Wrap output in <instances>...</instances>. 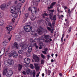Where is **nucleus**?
<instances>
[{
  "label": "nucleus",
  "mask_w": 77,
  "mask_h": 77,
  "mask_svg": "<svg viewBox=\"0 0 77 77\" xmlns=\"http://www.w3.org/2000/svg\"><path fill=\"white\" fill-rule=\"evenodd\" d=\"M5 66L4 67V71H3V75H6V76L8 77H11L13 74L12 71L10 70L8 71L7 69V66Z\"/></svg>",
  "instance_id": "obj_1"
},
{
  "label": "nucleus",
  "mask_w": 77,
  "mask_h": 77,
  "mask_svg": "<svg viewBox=\"0 0 77 77\" xmlns=\"http://www.w3.org/2000/svg\"><path fill=\"white\" fill-rule=\"evenodd\" d=\"M28 10L30 11L31 12L32 14H37V12H38L37 8L36 7H29Z\"/></svg>",
  "instance_id": "obj_2"
},
{
  "label": "nucleus",
  "mask_w": 77,
  "mask_h": 77,
  "mask_svg": "<svg viewBox=\"0 0 77 77\" xmlns=\"http://www.w3.org/2000/svg\"><path fill=\"white\" fill-rule=\"evenodd\" d=\"M24 29L25 32H29L32 31V27L30 25H26L24 26Z\"/></svg>",
  "instance_id": "obj_3"
},
{
  "label": "nucleus",
  "mask_w": 77,
  "mask_h": 77,
  "mask_svg": "<svg viewBox=\"0 0 77 77\" xmlns=\"http://www.w3.org/2000/svg\"><path fill=\"white\" fill-rule=\"evenodd\" d=\"M37 32L38 33V34L40 35L42 33H45V32H47V30L44 29L42 27L40 26L38 29H37Z\"/></svg>",
  "instance_id": "obj_4"
},
{
  "label": "nucleus",
  "mask_w": 77,
  "mask_h": 77,
  "mask_svg": "<svg viewBox=\"0 0 77 77\" xmlns=\"http://www.w3.org/2000/svg\"><path fill=\"white\" fill-rule=\"evenodd\" d=\"M4 64L6 66H9V65H12L14 64V61L12 60L9 59L8 61H5L4 62Z\"/></svg>",
  "instance_id": "obj_5"
},
{
  "label": "nucleus",
  "mask_w": 77,
  "mask_h": 77,
  "mask_svg": "<svg viewBox=\"0 0 77 77\" xmlns=\"http://www.w3.org/2000/svg\"><path fill=\"white\" fill-rule=\"evenodd\" d=\"M16 10H17V9L15 8V6H14L11 8L10 11L11 13H13L16 12Z\"/></svg>",
  "instance_id": "obj_6"
},
{
  "label": "nucleus",
  "mask_w": 77,
  "mask_h": 77,
  "mask_svg": "<svg viewBox=\"0 0 77 77\" xmlns=\"http://www.w3.org/2000/svg\"><path fill=\"white\" fill-rule=\"evenodd\" d=\"M20 45L22 49H23V50H26V48H27V47H28V46H29V45L27 44H20Z\"/></svg>",
  "instance_id": "obj_7"
},
{
  "label": "nucleus",
  "mask_w": 77,
  "mask_h": 77,
  "mask_svg": "<svg viewBox=\"0 0 77 77\" xmlns=\"http://www.w3.org/2000/svg\"><path fill=\"white\" fill-rule=\"evenodd\" d=\"M15 37L16 39L17 40V41H20L21 39V35L19 34L16 35Z\"/></svg>",
  "instance_id": "obj_8"
},
{
  "label": "nucleus",
  "mask_w": 77,
  "mask_h": 77,
  "mask_svg": "<svg viewBox=\"0 0 77 77\" xmlns=\"http://www.w3.org/2000/svg\"><path fill=\"white\" fill-rule=\"evenodd\" d=\"M30 59L29 58H26L24 60L23 62L25 63L28 64L30 63Z\"/></svg>",
  "instance_id": "obj_9"
},
{
  "label": "nucleus",
  "mask_w": 77,
  "mask_h": 77,
  "mask_svg": "<svg viewBox=\"0 0 77 77\" xmlns=\"http://www.w3.org/2000/svg\"><path fill=\"white\" fill-rule=\"evenodd\" d=\"M13 29V28H12V27L11 26H9L8 27H7L6 28L7 31L8 33H10V32H11Z\"/></svg>",
  "instance_id": "obj_10"
},
{
  "label": "nucleus",
  "mask_w": 77,
  "mask_h": 77,
  "mask_svg": "<svg viewBox=\"0 0 77 77\" xmlns=\"http://www.w3.org/2000/svg\"><path fill=\"white\" fill-rule=\"evenodd\" d=\"M18 11H17V10H16V12L14 13H13L12 14V17H13L14 18H17L18 17V15H17V14H18Z\"/></svg>",
  "instance_id": "obj_11"
},
{
  "label": "nucleus",
  "mask_w": 77,
  "mask_h": 77,
  "mask_svg": "<svg viewBox=\"0 0 77 77\" xmlns=\"http://www.w3.org/2000/svg\"><path fill=\"white\" fill-rule=\"evenodd\" d=\"M33 57L35 62H38L39 61V58L37 55H34L33 56Z\"/></svg>",
  "instance_id": "obj_12"
},
{
  "label": "nucleus",
  "mask_w": 77,
  "mask_h": 77,
  "mask_svg": "<svg viewBox=\"0 0 77 77\" xmlns=\"http://www.w3.org/2000/svg\"><path fill=\"white\" fill-rule=\"evenodd\" d=\"M13 56L14 58H17L18 56V54L14 51H13Z\"/></svg>",
  "instance_id": "obj_13"
},
{
  "label": "nucleus",
  "mask_w": 77,
  "mask_h": 77,
  "mask_svg": "<svg viewBox=\"0 0 77 77\" xmlns=\"http://www.w3.org/2000/svg\"><path fill=\"white\" fill-rule=\"evenodd\" d=\"M5 48L3 47L1 50V52H0V56H2L3 54L5 53Z\"/></svg>",
  "instance_id": "obj_14"
},
{
  "label": "nucleus",
  "mask_w": 77,
  "mask_h": 77,
  "mask_svg": "<svg viewBox=\"0 0 77 77\" xmlns=\"http://www.w3.org/2000/svg\"><path fill=\"white\" fill-rule=\"evenodd\" d=\"M6 8V4H2L0 6V8L2 10H4Z\"/></svg>",
  "instance_id": "obj_15"
},
{
  "label": "nucleus",
  "mask_w": 77,
  "mask_h": 77,
  "mask_svg": "<svg viewBox=\"0 0 77 77\" xmlns=\"http://www.w3.org/2000/svg\"><path fill=\"white\" fill-rule=\"evenodd\" d=\"M21 5V3H18L17 4L16 9H17V10H20V8H21V5Z\"/></svg>",
  "instance_id": "obj_16"
},
{
  "label": "nucleus",
  "mask_w": 77,
  "mask_h": 77,
  "mask_svg": "<svg viewBox=\"0 0 77 77\" xmlns=\"http://www.w3.org/2000/svg\"><path fill=\"white\" fill-rule=\"evenodd\" d=\"M35 69H36V71H37L39 70V67L38 66V64L35 63L34 64Z\"/></svg>",
  "instance_id": "obj_17"
},
{
  "label": "nucleus",
  "mask_w": 77,
  "mask_h": 77,
  "mask_svg": "<svg viewBox=\"0 0 77 77\" xmlns=\"http://www.w3.org/2000/svg\"><path fill=\"white\" fill-rule=\"evenodd\" d=\"M5 55H8L9 57H11V56H13V51H12L11 53L9 54H8V52L7 51Z\"/></svg>",
  "instance_id": "obj_18"
},
{
  "label": "nucleus",
  "mask_w": 77,
  "mask_h": 77,
  "mask_svg": "<svg viewBox=\"0 0 77 77\" xmlns=\"http://www.w3.org/2000/svg\"><path fill=\"white\" fill-rule=\"evenodd\" d=\"M8 42V41H4L2 43V45H3V46H6L7 45Z\"/></svg>",
  "instance_id": "obj_19"
},
{
  "label": "nucleus",
  "mask_w": 77,
  "mask_h": 77,
  "mask_svg": "<svg viewBox=\"0 0 77 77\" xmlns=\"http://www.w3.org/2000/svg\"><path fill=\"white\" fill-rule=\"evenodd\" d=\"M32 4L34 6H37L38 5V4L35 1H33L32 2Z\"/></svg>",
  "instance_id": "obj_20"
},
{
  "label": "nucleus",
  "mask_w": 77,
  "mask_h": 77,
  "mask_svg": "<svg viewBox=\"0 0 77 77\" xmlns=\"http://www.w3.org/2000/svg\"><path fill=\"white\" fill-rule=\"evenodd\" d=\"M4 23L5 22L2 19H0V26H3Z\"/></svg>",
  "instance_id": "obj_21"
},
{
  "label": "nucleus",
  "mask_w": 77,
  "mask_h": 77,
  "mask_svg": "<svg viewBox=\"0 0 77 77\" xmlns=\"http://www.w3.org/2000/svg\"><path fill=\"white\" fill-rule=\"evenodd\" d=\"M14 47L16 48L17 49H18L19 48V46L18 44L17 43V42H15L14 43Z\"/></svg>",
  "instance_id": "obj_22"
},
{
  "label": "nucleus",
  "mask_w": 77,
  "mask_h": 77,
  "mask_svg": "<svg viewBox=\"0 0 77 77\" xmlns=\"http://www.w3.org/2000/svg\"><path fill=\"white\" fill-rule=\"evenodd\" d=\"M32 50V46H29L28 49V53H30Z\"/></svg>",
  "instance_id": "obj_23"
},
{
  "label": "nucleus",
  "mask_w": 77,
  "mask_h": 77,
  "mask_svg": "<svg viewBox=\"0 0 77 77\" xmlns=\"http://www.w3.org/2000/svg\"><path fill=\"white\" fill-rule=\"evenodd\" d=\"M48 30H49V31H51V33H53V30H54V29L53 28H52L51 29V28H50V27H48L47 28Z\"/></svg>",
  "instance_id": "obj_24"
},
{
  "label": "nucleus",
  "mask_w": 77,
  "mask_h": 77,
  "mask_svg": "<svg viewBox=\"0 0 77 77\" xmlns=\"http://www.w3.org/2000/svg\"><path fill=\"white\" fill-rule=\"evenodd\" d=\"M39 45L40 46L39 47V49H41L42 48V47L41 46H42L43 47H44V45H43V43L42 42H39Z\"/></svg>",
  "instance_id": "obj_25"
},
{
  "label": "nucleus",
  "mask_w": 77,
  "mask_h": 77,
  "mask_svg": "<svg viewBox=\"0 0 77 77\" xmlns=\"http://www.w3.org/2000/svg\"><path fill=\"white\" fill-rule=\"evenodd\" d=\"M31 74H33V76L34 77H35V73H36V72H35V71H31L30 72Z\"/></svg>",
  "instance_id": "obj_26"
},
{
  "label": "nucleus",
  "mask_w": 77,
  "mask_h": 77,
  "mask_svg": "<svg viewBox=\"0 0 77 77\" xmlns=\"http://www.w3.org/2000/svg\"><path fill=\"white\" fill-rule=\"evenodd\" d=\"M43 37L44 38L46 39H49L50 38V36L46 35H44Z\"/></svg>",
  "instance_id": "obj_27"
},
{
  "label": "nucleus",
  "mask_w": 77,
  "mask_h": 77,
  "mask_svg": "<svg viewBox=\"0 0 77 77\" xmlns=\"http://www.w3.org/2000/svg\"><path fill=\"white\" fill-rule=\"evenodd\" d=\"M37 23L38 24H42L44 23V21L42 20H38L37 21Z\"/></svg>",
  "instance_id": "obj_28"
},
{
  "label": "nucleus",
  "mask_w": 77,
  "mask_h": 77,
  "mask_svg": "<svg viewBox=\"0 0 77 77\" xmlns=\"http://www.w3.org/2000/svg\"><path fill=\"white\" fill-rule=\"evenodd\" d=\"M36 18V17L32 16L31 17V20L32 21H34V20H35Z\"/></svg>",
  "instance_id": "obj_29"
},
{
  "label": "nucleus",
  "mask_w": 77,
  "mask_h": 77,
  "mask_svg": "<svg viewBox=\"0 0 77 77\" xmlns=\"http://www.w3.org/2000/svg\"><path fill=\"white\" fill-rule=\"evenodd\" d=\"M23 66L21 64H19L18 65V69L19 71H20L21 69H22V68Z\"/></svg>",
  "instance_id": "obj_30"
},
{
  "label": "nucleus",
  "mask_w": 77,
  "mask_h": 77,
  "mask_svg": "<svg viewBox=\"0 0 77 77\" xmlns=\"http://www.w3.org/2000/svg\"><path fill=\"white\" fill-rule=\"evenodd\" d=\"M4 17V13L2 12H1L0 13V18H2Z\"/></svg>",
  "instance_id": "obj_31"
},
{
  "label": "nucleus",
  "mask_w": 77,
  "mask_h": 77,
  "mask_svg": "<svg viewBox=\"0 0 77 77\" xmlns=\"http://www.w3.org/2000/svg\"><path fill=\"white\" fill-rule=\"evenodd\" d=\"M26 72L27 74H30V69L27 68L26 69Z\"/></svg>",
  "instance_id": "obj_32"
},
{
  "label": "nucleus",
  "mask_w": 77,
  "mask_h": 77,
  "mask_svg": "<svg viewBox=\"0 0 77 77\" xmlns=\"http://www.w3.org/2000/svg\"><path fill=\"white\" fill-rule=\"evenodd\" d=\"M18 53L19 54H23L24 53V51L22 50H20L18 51Z\"/></svg>",
  "instance_id": "obj_33"
},
{
  "label": "nucleus",
  "mask_w": 77,
  "mask_h": 77,
  "mask_svg": "<svg viewBox=\"0 0 77 77\" xmlns=\"http://www.w3.org/2000/svg\"><path fill=\"white\" fill-rule=\"evenodd\" d=\"M46 3L48 5H50L51 3V1L50 0H48L46 2Z\"/></svg>",
  "instance_id": "obj_34"
},
{
  "label": "nucleus",
  "mask_w": 77,
  "mask_h": 77,
  "mask_svg": "<svg viewBox=\"0 0 77 77\" xmlns=\"http://www.w3.org/2000/svg\"><path fill=\"white\" fill-rule=\"evenodd\" d=\"M56 20V15H54L53 16V18H52V20L53 21H55Z\"/></svg>",
  "instance_id": "obj_35"
},
{
  "label": "nucleus",
  "mask_w": 77,
  "mask_h": 77,
  "mask_svg": "<svg viewBox=\"0 0 77 77\" xmlns=\"http://www.w3.org/2000/svg\"><path fill=\"white\" fill-rule=\"evenodd\" d=\"M48 15V14L47 13H44L42 14V17H43V18H45V16H47Z\"/></svg>",
  "instance_id": "obj_36"
},
{
  "label": "nucleus",
  "mask_w": 77,
  "mask_h": 77,
  "mask_svg": "<svg viewBox=\"0 0 77 77\" xmlns=\"http://www.w3.org/2000/svg\"><path fill=\"white\" fill-rule=\"evenodd\" d=\"M41 57H42V59H45V56H44L43 54H42L41 55Z\"/></svg>",
  "instance_id": "obj_37"
},
{
  "label": "nucleus",
  "mask_w": 77,
  "mask_h": 77,
  "mask_svg": "<svg viewBox=\"0 0 77 77\" xmlns=\"http://www.w3.org/2000/svg\"><path fill=\"white\" fill-rule=\"evenodd\" d=\"M29 41L30 42H35V41L33 40V38H30Z\"/></svg>",
  "instance_id": "obj_38"
},
{
  "label": "nucleus",
  "mask_w": 77,
  "mask_h": 77,
  "mask_svg": "<svg viewBox=\"0 0 77 77\" xmlns=\"http://www.w3.org/2000/svg\"><path fill=\"white\" fill-rule=\"evenodd\" d=\"M16 11H18V13H19V15H21V11H20V10H16Z\"/></svg>",
  "instance_id": "obj_39"
},
{
  "label": "nucleus",
  "mask_w": 77,
  "mask_h": 77,
  "mask_svg": "<svg viewBox=\"0 0 77 77\" xmlns=\"http://www.w3.org/2000/svg\"><path fill=\"white\" fill-rule=\"evenodd\" d=\"M43 38V36L41 37L40 38H38V41H40L41 40H43V41H44V38Z\"/></svg>",
  "instance_id": "obj_40"
},
{
  "label": "nucleus",
  "mask_w": 77,
  "mask_h": 77,
  "mask_svg": "<svg viewBox=\"0 0 77 77\" xmlns=\"http://www.w3.org/2000/svg\"><path fill=\"white\" fill-rule=\"evenodd\" d=\"M53 6L51 4L50 7H48V9H52Z\"/></svg>",
  "instance_id": "obj_41"
},
{
  "label": "nucleus",
  "mask_w": 77,
  "mask_h": 77,
  "mask_svg": "<svg viewBox=\"0 0 77 77\" xmlns=\"http://www.w3.org/2000/svg\"><path fill=\"white\" fill-rule=\"evenodd\" d=\"M30 68H31V69H33V64H31L30 65Z\"/></svg>",
  "instance_id": "obj_42"
},
{
  "label": "nucleus",
  "mask_w": 77,
  "mask_h": 77,
  "mask_svg": "<svg viewBox=\"0 0 77 77\" xmlns=\"http://www.w3.org/2000/svg\"><path fill=\"white\" fill-rule=\"evenodd\" d=\"M64 17V16L63 15H61L60 16L59 18H60L61 19H62Z\"/></svg>",
  "instance_id": "obj_43"
},
{
  "label": "nucleus",
  "mask_w": 77,
  "mask_h": 77,
  "mask_svg": "<svg viewBox=\"0 0 77 77\" xmlns=\"http://www.w3.org/2000/svg\"><path fill=\"white\" fill-rule=\"evenodd\" d=\"M46 21L47 22H49V18H48V17L46 18L45 22H46Z\"/></svg>",
  "instance_id": "obj_44"
},
{
  "label": "nucleus",
  "mask_w": 77,
  "mask_h": 77,
  "mask_svg": "<svg viewBox=\"0 0 77 77\" xmlns=\"http://www.w3.org/2000/svg\"><path fill=\"white\" fill-rule=\"evenodd\" d=\"M51 73V71L49 70H48V75H50V73Z\"/></svg>",
  "instance_id": "obj_45"
},
{
  "label": "nucleus",
  "mask_w": 77,
  "mask_h": 77,
  "mask_svg": "<svg viewBox=\"0 0 77 77\" xmlns=\"http://www.w3.org/2000/svg\"><path fill=\"white\" fill-rule=\"evenodd\" d=\"M49 16L50 18H51L53 17V13H51L49 15Z\"/></svg>",
  "instance_id": "obj_46"
},
{
  "label": "nucleus",
  "mask_w": 77,
  "mask_h": 77,
  "mask_svg": "<svg viewBox=\"0 0 77 77\" xmlns=\"http://www.w3.org/2000/svg\"><path fill=\"white\" fill-rule=\"evenodd\" d=\"M44 60H41V65H42V64H44Z\"/></svg>",
  "instance_id": "obj_47"
},
{
  "label": "nucleus",
  "mask_w": 77,
  "mask_h": 77,
  "mask_svg": "<svg viewBox=\"0 0 77 77\" xmlns=\"http://www.w3.org/2000/svg\"><path fill=\"white\" fill-rule=\"evenodd\" d=\"M29 16V14L28 13H26L25 14V18H27Z\"/></svg>",
  "instance_id": "obj_48"
},
{
  "label": "nucleus",
  "mask_w": 77,
  "mask_h": 77,
  "mask_svg": "<svg viewBox=\"0 0 77 77\" xmlns=\"http://www.w3.org/2000/svg\"><path fill=\"white\" fill-rule=\"evenodd\" d=\"M48 25L49 26L51 27V28H52V27L51 26V23L50 22L48 23Z\"/></svg>",
  "instance_id": "obj_49"
},
{
  "label": "nucleus",
  "mask_w": 77,
  "mask_h": 77,
  "mask_svg": "<svg viewBox=\"0 0 77 77\" xmlns=\"http://www.w3.org/2000/svg\"><path fill=\"white\" fill-rule=\"evenodd\" d=\"M19 1H20L21 3H24L25 0H18Z\"/></svg>",
  "instance_id": "obj_50"
},
{
  "label": "nucleus",
  "mask_w": 77,
  "mask_h": 77,
  "mask_svg": "<svg viewBox=\"0 0 77 77\" xmlns=\"http://www.w3.org/2000/svg\"><path fill=\"white\" fill-rule=\"evenodd\" d=\"M42 52L44 54H47V52H46V51H42Z\"/></svg>",
  "instance_id": "obj_51"
},
{
  "label": "nucleus",
  "mask_w": 77,
  "mask_h": 77,
  "mask_svg": "<svg viewBox=\"0 0 77 77\" xmlns=\"http://www.w3.org/2000/svg\"><path fill=\"white\" fill-rule=\"evenodd\" d=\"M55 4H56V2H53L52 4H51V5H52V6H54V5H55Z\"/></svg>",
  "instance_id": "obj_52"
},
{
  "label": "nucleus",
  "mask_w": 77,
  "mask_h": 77,
  "mask_svg": "<svg viewBox=\"0 0 77 77\" xmlns=\"http://www.w3.org/2000/svg\"><path fill=\"white\" fill-rule=\"evenodd\" d=\"M35 47L36 48H38V46L37 45H36V43H35Z\"/></svg>",
  "instance_id": "obj_53"
},
{
  "label": "nucleus",
  "mask_w": 77,
  "mask_h": 77,
  "mask_svg": "<svg viewBox=\"0 0 77 77\" xmlns=\"http://www.w3.org/2000/svg\"><path fill=\"white\" fill-rule=\"evenodd\" d=\"M39 74H40V72H39L38 73L37 75H36V77H38L39 75Z\"/></svg>",
  "instance_id": "obj_54"
},
{
  "label": "nucleus",
  "mask_w": 77,
  "mask_h": 77,
  "mask_svg": "<svg viewBox=\"0 0 77 77\" xmlns=\"http://www.w3.org/2000/svg\"><path fill=\"white\" fill-rule=\"evenodd\" d=\"M45 42H46V43L48 42H49V40H48V39L45 40Z\"/></svg>",
  "instance_id": "obj_55"
},
{
  "label": "nucleus",
  "mask_w": 77,
  "mask_h": 77,
  "mask_svg": "<svg viewBox=\"0 0 77 77\" xmlns=\"http://www.w3.org/2000/svg\"><path fill=\"white\" fill-rule=\"evenodd\" d=\"M22 72L23 74H25V75L27 74V73H26V72L25 71H23Z\"/></svg>",
  "instance_id": "obj_56"
},
{
  "label": "nucleus",
  "mask_w": 77,
  "mask_h": 77,
  "mask_svg": "<svg viewBox=\"0 0 77 77\" xmlns=\"http://www.w3.org/2000/svg\"><path fill=\"white\" fill-rule=\"evenodd\" d=\"M71 27H70L69 29V32H71Z\"/></svg>",
  "instance_id": "obj_57"
},
{
  "label": "nucleus",
  "mask_w": 77,
  "mask_h": 77,
  "mask_svg": "<svg viewBox=\"0 0 77 77\" xmlns=\"http://www.w3.org/2000/svg\"><path fill=\"white\" fill-rule=\"evenodd\" d=\"M49 11H50V12H54V10H50Z\"/></svg>",
  "instance_id": "obj_58"
},
{
  "label": "nucleus",
  "mask_w": 77,
  "mask_h": 77,
  "mask_svg": "<svg viewBox=\"0 0 77 77\" xmlns=\"http://www.w3.org/2000/svg\"><path fill=\"white\" fill-rule=\"evenodd\" d=\"M35 1L37 3H39L41 0H35Z\"/></svg>",
  "instance_id": "obj_59"
},
{
  "label": "nucleus",
  "mask_w": 77,
  "mask_h": 77,
  "mask_svg": "<svg viewBox=\"0 0 77 77\" xmlns=\"http://www.w3.org/2000/svg\"><path fill=\"white\" fill-rule=\"evenodd\" d=\"M30 56V54L29 53H28L27 54V57H29Z\"/></svg>",
  "instance_id": "obj_60"
},
{
  "label": "nucleus",
  "mask_w": 77,
  "mask_h": 77,
  "mask_svg": "<svg viewBox=\"0 0 77 77\" xmlns=\"http://www.w3.org/2000/svg\"><path fill=\"white\" fill-rule=\"evenodd\" d=\"M52 24L53 26H54V24H55V21L52 22Z\"/></svg>",
  "instance_id": "obj_61"
},
{
  "label": "nucleus",
  "mask_w": 77,
  "mask_h": 77,
  "mask_svg": "<svg viewBox=\"0 0 77 77\" xmlns=\"http://www.w3.org/2000/svg\"><path fill=\"white\" fill-rule=\"evenodd\" d=\"M31 35H34V34H35V32H31Z\"/></svg>",
  "instance_id": "obj_62"
},
{
  "label": "nucleus",
  "mask_w": 77,
  "mask_h": 77,
  "mask_svg": "<svg viewBox=\"0 0 77 77\" xmlns=\"http://www.w3.org/2000/svg\"><path fill=\"white\" fill-rule=\"evenodd\" d=\"M37 33H35L34 34V36H37Z\"/></svg>",
  "instance_id": "obj_63"
},
{
  "label": "nucleus",
  "mask_w": 77,
  "mask_h": 77,
  "mask_svg": "<svg viewBox=\"0 0 77 77\" xmlns=\"http://www.w3.org/2000/svg\"><path fill=\"white\" fill-rule=\"evenodd\" d=\"M59 75L60 76V77H62V74L61 73H60L59 74Z\"/></svg>",
  "instance_id": "obj_64"
}]
</instances>
